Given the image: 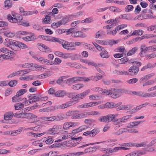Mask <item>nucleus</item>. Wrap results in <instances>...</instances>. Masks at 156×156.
<instances>
[{
    "label": "nucleus",
    "instance_id": "f257e3e1",
    "mask_svg": "<svg viewBox=\"0 0 156 156\" xmlns=\"http://www.w3.org/2000/svg\"><path fill=\"white\" fill-rule=\"evenodd\" d=\"M14 116L18 117L21 118H25L27 119H31L35 121L38 119L36 115L30 113H15Z\"/></svg>",
    "mask_w": 156,
    "mask_h": 156
},
{
    "label": "nucleus",
    "instance_id": "f03ea898",
    "mask_svg": "<svg viewBox=\"0 0 156 156\" xmlns=\"http://www.w3.org/2000/svg\"><path fill=\"white\" fill-rule=\"evenodd\" d=\"M131 63L133 66L129 69L128 72L130 74L136 75L139 71V67L141 65V63L139 62H133Z\"/></svg>",
    "mask_w": 156,
    "mask_h": 156
},
{
    "label": "nucleus",
    "instance_id": "7ed1b4c3",
    "mask_svg": "<svg viewBox=\"0 0 156 156\" xmlns=\"http://www.w3.org/2000/svg\"><path fill=\"white\" fill-rule=\"evenodd\" d=\"M61 129L62 128L60 126L54 125L52 127L49 128L46 133L51 135L57 134L62 133Z\"/></svg>",
    "mask_w": 156,
    "mask_h": 156
},
{
    "label": "nucleus",
    "instance_id": "20e7f679",
    "mask_svg": "<svg viewBox=\"0 0 156 156\" xmlns=\"http://www.w3.org/2000/svg\"><path fill=\"white\" fill-rule=\"evenodd\" d=\"M132 94L137 96L142 97L144 98H149L156 97V91L151 93H146L141 91L132 92Z\"/></svg>",
    "mask_w": 156,
    "mask_h": 156
},
{
    "label": "nucleus",
    "instance_id": "39448f33",
    "mask_svg": "<svg viewBox=\"0 0 156 156\" xmlns=\"http://www.w3.org/2000/svg\"><path fill=\"white\" fill-rule=\"evenodd\" d=\"M108 93L107 92L108 95L110 96L113 98H115L121 95V94L124 92V90L121 89H115L112 88L109 89Z\"/></svg>",
    "mask_w": 156,
    "mask_h": 156
},
{
    "label": "nucleus",
    "instance_id": "423d86ee",
    "mask_svg": "<svg viewBox=\"0 0 156 156\" xmlns=\"http://www.w3.org/2000/svg\"><path fill=\"white\" fill-rule=\"evenodd\" d=\"M80 61L81 62L87 64L89 66H92L94 67L98 72L101 73H104L103 72L100 68H98V66L99 65H101V66H103V65H101V64L98 65L92 61L83 58H80Z\"/></svg>",
    "mask_w": 156,
    "mask_h": 156
},
{
    "label": "nucleus",
    "instance_id": "0eeeda50",
    "mask_svg": "<svg viewBox=\"0 0 156 156\" xmlns=\"http://www.w3.org/2000/svg\"><path fill=\"white\" fill-rule=\"evenodd\" d=\"M93 44L97 50L102 51L100 54L101 58H107L110 57V55L108 54V52L104 48L100 46L95 42L93 43Z\"/></svg>",
    "mask_w": 156,
    "mask_h": 156
},
{
    "label": "nucleus",
    "instance_id": "6e6552de",
    "mask_svg": "<svg viewBox=\"0 0 156 156\" xmlns=\"http://www.w3.org/2000/svg\"><path fill=\"white\" fill-rule=\"evenodd\" d=\"M68 34H72V36L74 37H85V36L83 34L82 32L80 31H74V29L72 28L69 29L66 31Z\"/></svg>",
    "mask_w": 156,
    "mask_h": 156
},
{
    "label": "nucleus",
    "instance_id": "1a4fd4ad",
    "mask_svg": "<svg viewBox=\"0 0 156 156\" xmlns=\"http://www.w3.org/2000/svg\"><path fill=\"white\" fill-rule=\"evenodd\" d=\"M11 14L13 17L9 14L8 16V19L10 22L15 23L17 22V20H20L19 15L17 13L14 11H12Z\"/></svg>",
    "mask_w": 156,
    "mask_h": 156
},
{
    "label": "nucleus",
    "instance_id": "9d476101",
    "mask_svg": "<svg viewBox=\"0 0 156 156\" xmlns=\"http://www.w3.org/2000/svg\"><path fill=\"white\" fill-rule=\"evenodd\" d=\"M79 133L77 129L73 130L71 133H69V138H71L72 140H74L76 141H80L83 139L82 137L80 136H78L76 134Z\"/></svg>",
    "mask_w": 156,
    "mask_h": 156
},
{
    "label": "nucleus",
    "instance_id": "9b49d317",
    "mask_svg": "<svg viewBox=\"0 0 156 156\" xmlns=\"http://www.w3.org/2000/svg\"><path fill=\"white\" fill-rule=\"evenodd\" d=\"M90 91V90L87 89L82 93L76 95L72 99L76 100V103L78 99H83L88 94Z\"/></svg>",
    "mask_w": 156,
    "mask_h": 156
},
{
    "label": "nucleus",
    "instance_id": "f8f14e48",
    "mask_svg": "<svg viewBox=\"0 0 156 156\" xmlns=\"http://www.w3.org/2000/svg\"><path fill=\"white\" fill-rule=\"evenodd\" d=\"M61 44L62 45L63 48L65 49L69 50H76L75 48H74L72 49L70 48V47H73V42H68L62 40Z\"/></svg>",
    "mask_w": 156,
    "mask_h": 156
},
{
    "label": "nucleus",
    "instance_id": "ddd939ff",
    "mask_svg": "<svg viewBox=\"0 0 156 156\" xmlns=\"http://www.w3.org/2000/svg\"><path fill=\"white\" fill-rule=\"evenodd\" d=\"M76 100L71 99L70 101L59 105L60 109H64L71 106L76 103Z\"/></svg>",
    "mask_w": 156,
    "mask_h": 156
},
{
    "label": "nucleus",
    "instance_id": "4468645a",
    "mask_svg": "<svg viewBox=\"0 0 156 156\" xmlns=\"http://www.w3.org/2000/svg\"><path fill=\"white\" fill-rule=\"evenodd\" d=\"M99 132V131L98 129H94L91 131L84 132L83 134L86 136H89L90 137H93L98 133Z\"/></svg>",
    "mask_w": 156,
    "mask_h": 156
},
{
    "label": "nucleus",
    "instance_id": "2eb2a0df",
    "mask_svg": "<svg viewBox=\"0 0 156 156\" xmlns=\"http://www.w3.org/2000/svg\"><path fill=\"white\" fill-rule=\"evenodd\" d=\"M132 116V115H126L122 118L117 119L116 121H115V122L116 124L120 125L121 123H124L127 119H129Z\"/></svg>",
    "mask_w": 156,
    "mask_h": 156
},
{
    "label": "nucleus",
    "instance_id": "dca6fc26",
    "mask_svg": "<svg viewBox=\"0 0 156 156\" xmlns=\"http://www.w3.org/2000/svg\"><path fill=\"white\" fill-rule=\"evenodd\" d=\"M77 123L76 122H66L64 123L63 128L64 130H68L70 127H73L77 125Z\"/></svg>",
    "mask_w": 156,
    "mask_h": 156
},
{
    "label": "nucleus",
    "instance_id": "f3484780",
    "mask_svg": "<svg viewBox=\"0 0 156 156\" xmlns=\"http://www.w3.org/2000/svg\"><path fill=\"white\" fill-rule=\"evenodd\" d=\"M30 35L23 38V39L27 41H34L38 39L37 36L34 33H30Z\"/></svg>",
    "mask_w": 156,
    "mask_h": 156
},
{
    "label": "nucleus",
    "instance_id": "a211bd4d",
    "mask_svg": "<svg viewBox=\"0 0 156 156\" xmlns=\"http://www.w3.org/2000/svg\"><path fill=\"white\" fill-rule=\"evenodd\" d=\"M19 42L15 41H10L8 44H7V46L9 47L12 49L14 50L16 47H18Z\"/></svg>",
    "mask_w": 156,
    "mask_h": 156
},
{
    "label": "nucleus",
    "instance_id": "6ab92c4d",
    "mask_svg": "<svg viewBox=\"0 0 156 156\" xmlns=\"http://www.w3.org/2000/svg\"><path fill=\"white\" fill-rule=\"evenodd\" d=\"M80 55L77 54L68 53L67 59L70 58L72 61L75 60L80 58Z\"/></svg>",
    "mask_w": 156,
    "mask_h": 156
},
{
    "label": "nucleus",
    "instance_id": "aec40b11",
    "mask_svg": "<svg viewBox=\"0 0 156 156\" xmlns=\"http://www.w3.org/2000/svg\"><path fill=\"white\" fill-rule=\"evenodd\" d=\"M119 114H110L107 115L108 121V122L112 121L114 123L115 125H118V124H116L115 122V121H116L117 119H115V118L117 117Z\"/></svg>",
    "mask_w": 156,
    "mask_h": 156
},
{
    "label": "nucleus",
    "instance_id": "412c9836",
    "mask_svg": "<svg viewBox=\"0 0 156 156\" xmlns=\"http://www.w3.org/2000/svg\"><path fill=\"white\" fill-rule=\"evenodd\" d=\"M121 103L115 104L112 102H107L105 104L106 108H111L117 107L121 105Z\"/></svg>",
    "mask_w": 156,
    "mask_h": 156
},
{
    "label": "nucleus",
    "instance_id": "4be33fe9",
    "mask_svg": "<svg viewBox=\"0 0 156 156\" xmlns=\"http://www.w3.org/2000/svg\"><path fill=\"white\" fill-rule=\"evenodd\" d=\"M149 46L146 47L145 44H142L140 47L141 51L140 53V55L141 57H144V53L146 51L149 50Z\"/></svg>",
    "mask_w": 156,
    "mask_h": 156
},
{
    "label": "nucleus",
    "instance_id": "5701e85b",
    "mask_svg": "<svg viewBox=\"0 0 156 156\" xmlns=\"http://www.w3.org/2000/svg\"><path fill=\"white\" fill-rule=\"evenodd\" d=\"M102 103L101 101H99L96 102H90L89 103H85V108H90L97 105Z\"/></svg>",
    "mask_w": 156,
    "mask_h": 156
},
{
    "label": "nucleus",
    "instance_id": "b1692460",
    "mask_svg": "<svg viewBox=\"0 0 156 156\" xmlns=\"http://www.w3.org/2000/svg\"><path fill=\"white\" fill-rule=\"evenodd\" d=\"M67 53H63L62 52L56 51L54 52V54L57 56L62 57L63 58L67 59Z\"/></svg>",
    "mask_w": 156,
    "mask_h": 156
},
{
    "label": "nucleus",
    "instance_id": "393cba45",
    "mask_svg": "<svg viewBox=\"0 0 156 156\" xmlns=\"http://www.w3.org/2000/svg\"><path fill=\"white\" fill-rule=\"evenodd\" d=\"M22 17L20 19V21L18 22L17 23L18 25H21L24 27H29L30 26V23L28 21L25 20H22Z\"/></svg>",
    "mask_w": 156,
    "mask_h": 156
},
{
    "label": "nucleus",
    "instance_id": "a878e982",
    "mask_svg": "<svg viewBox=\"0 0 156 156\" xmlns=\"http://www.w3.org/2000/svg\"><path fill=\"white\" fill-rule=\"evenodd\" d=\"M76 46H84L89 47H91L92 45L91 44H88L85 43H83L79 42H76L75 43H73V47Z\"/></svg>",
    "mask_w": 156,
    "mask_h": 156
},
{
    "label": "nucleus",
    "instance_id": "bb28decb",
    "mask_svg": "<svg viewBox=\"0 0 156 156\" xmlns=\"http://www.w3.org/2000/svg\"><path fill=\"white\" fill-rule=\"evenodd\" d=\"M13 115V113L12 112L6 113L4 115V119L6 120H10L12 119Z\"/></svg>",
    "mask_w": 156,
    "mask_h": 156
},
{
    "label": "nucleus",
    "instance_id": "cd10ccee",
    "mask_svg": "<svg viewBox=\"0 0 156 156\" xmlns=\"http://www.w3.org/2000/svg\"><path fill=\"white\" fill-rule=\"evenodd\" d=\"M43 141H44L45 143L48 144H49L52 143L54 141L53 139L51 136H48L45 137L43 139Z\"/></svg>",
    "mask_w": 156,
    "mask_h": 156
},
{
    "label": "nucleus",
    "instance_id": "c85d7f7f",
    "mask_svg": "<svg viewBox=\"0 0 156 156\" xmlns=\"http://www.w3.org/2000/svg\"><path fill=\"white\" fill-rule=\"evenodd\" d=\"M22 130V128L21 127L20 128L17 130L11 131V136H17L21 132Z\"/></svg>",
    "mask_w": 156,
    "mask_h": 156
},
{
    "label": "nucleus",
    "instance_id": "c756f323",
    "mask_svg": "<svg viewBox=\"0 0 156 156\" xmlns=\"http://www.w3.org/2000/svg\"><path fill=\"white\" fill-rule=\"evenodd\" d=\"M55 95L56 97H62L66 95V93L65 91L59 90L55 93Z\"/></svg>",
    "mask_w": 156,
    "mask_h": 156
},
{
    "label": "nucleus",
    "instance_id": "7c9ffc66",
    "mask_svg": "<svg viewBox=\"0 0 156 156\" xmlns=\"http://www.w3.org/2000/svg\"><path fill=\"white\" fill-rule=\"evenodd\" d=\"M46 133L45 132H43L42 133H27V135L28 136H33L34 137H40L41 136H42L43 135H44Z\"/></svg>",
    "mask_w": 156,
    "mask_h": 156
},
{
    "label": "nucleus",
    "instance_id": "2f4dec72",
    "mask_svg": "<svg viewBox=\"0 0 156 156\" xmlns=\"http://www.w3.org/2000/svg\"><path fill=\"white\" fill-rule=\"evenodd\" d=\"M144 33V31L140 30H137L133 31L131 36H133L134 35H136L140 36L142 35Z\"/></svg>",
    "mask_w": 156,
    "mask_h": 156
},
{
    "label": "nucleus",
    "instance_id": "473e14b6",
    "mask_svg": "<svg viewBox=\"0 0 156 156\" xmlns=\"http://www.w3.org/2000/svg\"><path fill=\"white\" fill-rule=\"evenodd\" d=\"M40 45L42 48L41 50L43 51L46 53H49L51 52V50L47 46L42 44H40Z\"/></svg>",
    "mask_w": 156,
    "mask_h": 156
},
{
    "label": "nucleus",
    "instance_id": "72a5a7b5",
    "mask_svg": "<svg viewBox=\"0 0 156 156\" xmlns=\"http://www.w3.org/2000/svg\"><path fill=\"white\" fill-rule=\"evenodd\" d=\"M12 2L10 0H6L4 2V8L5 9H8L12 7Z\"/></svg>",
    "mask_w": 156,
    "mask_h": 156
},
{
    "label": "nucleus",
    "instance_id": "f704fd0d",
    "mask_svg": "<svg viewBox=\"0 0 156 156\" xmlns=\"http://www.w3.org/2000/svg\"><path fill=\"white\" fill-rule=\"evenodd\" d=\"M97 148L96 147H92L89 148H87L84 151V154H86L87 153H93L96 150Z\"/></svg>",
    "mask_w": 156,
    "mask_h": 156
},
{
    "label": "nucleus",
    "instance_id": "c9c22d12",
    "mask_svg": "<svg viewBox=\"0 0 156 156\" xmlns=\"http://www.w3.org/2000/svg\"><path fill=\"white\" fill-rule=\"evenodd\" d=\"M119 42L118 40L115 41L112 40H106V45H112L114 44H117Z\"/></svg>",
    "mask_w": 156,
    "mask_h": 156
},
{
    "label": "nucleus",
    "instance_id": "e433bc0d",
    "mask_svg": "<svg viewBox=\"0 0 156 156\" xmlns=\"http://www.w3.org/2000/svg\"><path fill=\"white\" fill-rule=\"evenodd\" d=\"M84 86L83 84L78 83L73 85L72 86V88L75 90H78L84 87Z\"/></svg>",
    "mask_w": 156,
    "mask_h": 156
},
{
    "label": "nucleus",
    "instance_id": "4c0bfd02",
    "mask_svg": "<svg viewBox=\"0 0 156 156\" xmlns=\"http://www.w3.org/2000/svg\"><path fill=\"white\" fill-rule=\"evenodd\" d=\"M37 13L38 11L36 10H34L33 11H24L22 15L26 16H27L32 15L34 14H37Z\"/></svg>",
    "mask_w": 156,
    "mask_h": 156
},
{
    "label": "nucleus",
    "instance_id": "58836bf2",
    "mask_svg": "<svg viewBox=\"0 0 156 156\" xmlns=\"http://www.w3.org/2000/svg\"><path fill=\"white\" fill-rule=\"evenodd\" d=\"M108 8L110 11L114 12H119L122 11L121 9L114 6H110Z\"/></svg>",
    "mask_w": 156,
    "mask_h": 156
},
{
    "label": "nucleus",
    "instance_id": "ea45409f",
    "mask_svg": "<svg viewBox=\"0 0 156 156\" xmlns=\"http://www.w3.org/2000/svg\"><path fill=\"white\" fill-rule=\"evenodd\" d=\"M141 122H130L127 126L128 128H132L141 123Z\"/></svg>",
    "mask_w": 156,
    "mask_h": 156
},
{
    "label": "nucleus",
    "instance_id": "a19ab883",
    "mask_svg": "<svg viewBox=\"0 0 156 156\" xmlns=\"http://www.w3.org/2000/svg\"><path fill=\"white\" fill-rule=\"evenodd\" d=\"M34 67L38 70L44 72H45L47 71V69L46 68L41 66L35 64L34 65Z\"/></svg>",
    "mask_w": 156,
    "mask_h": 156
},
{
    "label": "nucleus",
    "instance_id": "79ce46f5",
    "mask_svg": "<svg viewBox=\"0 0 156 156\" xmlns=\"http://www.w3.org/2000/svg\"><path fill=\"white\" fill-rule=\"evenodd\" d=\"M145 58L147 60H149L156 57V52L152 53L151 54H147L144 55Z\"/></svg>",
    "mask_w": 156,
    "mask_h": 156
},
{
    "label": "nucleus",
    "instance_id": "37998d69",
    "mask_svg": "<svg viewBox=\"0 0 156 156\" xmlns=\"http://www.w3.org/2000/svg\"><path fill=\"white\" fill-rule=\"evenodd\" d=\"M45 18L42 19V23L44 24H49L51 21V18L48 16H45Z\"/></svg>",
    "mask_w": 156,
    "mask_h": 156
},
{
    "label": "nucleus",
    "instance_id": "c03bdc74",
    "mask_svg": "<svg viewBox=\"0 0 156 156\" xmlns=\"http://www.w3.org/2000/svg\"><path fill=\"white\" fill-rule=\"evenodd\" d=\"M89 99L90 100H96L100 99V97L98 95L92 94L89 96Z\"/></svg>",
    "mask_w": 156,
    "mask_h": 156
},
{
    "label": "nucleus",
    "instance_id": "a18cd8bd",
    "mask_svg": "<svg viewBox=\"0 0 156 156\" xmlns=\"http://www.w3.org/2000/svg\"><path fill=\"white\" fill-rule=\"evenodd\" d=\"M90 127L89 126L83 125L82 126H80L78 128H77V129L78 131V132H80L83 130H86L87 129L90 128Z\"/></svg>",
    "mask_w": 156,
    "mask_h": 156
},
{
    "label": "nucleus",
    "instance_id": "49530a36",
    "mask_svg": "<svg viewBox=\"0 0 156 156\" xmlns=\"http://www.w3.org/2000/svg\"><path fill=\"white\" fill-rule=\"evenodd\" d=\"M138 48L135 47L133 48L132 49L129 51L127 53V55L128 56H131L133 55L137 50Z\"/></svg>",
    "mask_w": 156,
    "mask_h": 156
},
{
    "label": "nucleus",
    "instance_id": "de8ad7c7",
    "mask_svg": "<svg viewBox=\"0 0 156 156\" xmlns=\"http://www.w3.org/2000/svg\"><path fill=\"white\" fill-rule=\"evenodd\" d=\"M2 52L5 54H11V51L3 47L0 48V52Z\"/></svg>",
    "mask_w": 156,
    "mask_h": 156
},
{
    "label": "nucleus",
    "instance_id": "09e8293b",
    "mask_svg": "<svg viewBox=\"0 0 156 156\" xmlns=\"http://www.w3.org/2000/svg\"><path fill=\"white\" fill-rule=\"evenodd\" d=\"M88 116L87 112H85L81 113H78V119H83L86 118Z\"/></svg>",
    "mask_w": 156,
    "mask_h": 156
},
{
    "label": "nucleus",
    "instance_id": "8fccbe9b",
    "mask_svg": "<svg viewBox=\"0 0 156 156\" xmlns=\"http://www.w3.org/2000/svg\"><path fill=\"white\" fill-rule=\"evenodd\" d=\"M84 154V152H78L69 153L67 155L68 156H80Z\"/></svg>",
    "mask_w": 156,
    "mask_h": 156
},
{
    "label": "nucleus",
    "instance_id": "3c124183",
    "mask_svg": "<svg viewBox=\"0 0 156 156\" xmlns=\"http://www.w3.org/2000/svg\"><path fill=\"white\" fill-rule=\"evenodd\" d=\"M4 35L5 36L9 38L13 37L15 35L14 33L11 32H4Z\"/></svg>",
    "mask_w": 156,
    "mask_h": 156
},
{
    "label": "nucleus",
    "instance_id": "603ef678",
    "mask_svg": "<svg viewBox=\"0 0 156 156\" xmlns=\"http://www.w3.org/2000/svg\"><path fill=\"white\" fill-rule=\"evenodd\" d=\"M118 31L117 29L115 27L113 30H108L107 31V34L109 35H112L115 36L116 34Z\"/></svg>",
    "mask_w": 156,
    "mask_h": 156
},
{
    "label": "nucleus",
    "instance_id": "864d4df0",
    "mask_svg": "<svg viewBox=\"0 0 156 156\" xmlns=\"http://www.w3.org/2000/svg\"><path fill=\"white\" fill-rule=\"evenodd\" d=\"M146 142H143L139 144L134 143V146L136 147H146L147 146Z\"/></svg>",
    "mask_w": 156,
    "mask_h": 156
},
{
    "label": "nucleus",
    "instance_id": "5fc2aeb1",
    "mask_svg": "<svg viewBox=\"0 0 156 156\" xmlns=\"http://www.w3.org/2000/svg\"><path fill=\"white\" fill-rule=\"evenodd\" d=\"M128 58L126 57H123L120 59H119L117 60V62L119 64H125L126 62L128 61Z\"/></svg>",
    "mask_w": 156,
    "mask_h": 156
},
{
    "label": "nucleus",
    "instance_id": "6e6d98bb",
    "mask_svg": "<svg viewBox=\"0 0 156 156\" xmlns=\"http://www.w3.org/2000/svg\"><path fill=\"white\" fill-rule=\"evenodd\" d=\"M69 17H70L69 16H66L60 20L61 25L64 24L68 23L69 21Z\"/></svg>",
    "mask_w": 156,
    "mask_h": 156
},
{
    "label": "nucleus",
    "instance_id": "4d7b16f0",
    "mask_svg": "<svg viewBox=\"0 0 156 156\" xmlns=\"http://www.w3.org/2000/svg\"><path fill=\"white\" fill-rule=\"evenodd\" d=\"M72 116H71V119H78V116L79 112L77 111H73Z\"/></svg>",
    "mask_w": 156,
    "mask_h": 156
},
{
    "label": "nucleus",
    "instance_id": "13d9d810",
    "mask_svg": "<svg viewBox=\"0 0 156 156\" xmlns=\"http://www.w3.org/2000/svg\"><path fill=\"white\" fill-rule=\"evenodd\" d=\"M98 91L100 93H102L103 94L105 95H108V94H107V93H108L109 91V90H107L105 89H103L101 88L98 87Z\"/></svg>",
    "mask_w": 156,
    "mask_h": 156
},
{
    "label": "nucleus",
    "instance_id": "bf43d9fd",
    "mask_svg": "<svg viewBox=\"0 0 156 156\" xmlns=\"http://www.w3.org/2000/svg\"><path fill=\"white\" fill-rule=\"evenodd\" d=\"M93 21V18L92 17H90L87 18L86 19L82 20L81 21V22L82 23H88L92 22Z\"/></svg>",
    "mask_w": 156,
    "mask_h": 156
},
{
    "label": "nucleus",
    "instance_id": "052dcab7",
    "mask_svg": "<svg viewBox=\"0 0 156 156\" xmlns=\"http://www.w3.org/2000/svg\"><path fill=\"white\" fill-rule=\"evenodd\" d=\"M18 75L23 76L24 74L27 73L29 72V71L27 70H21L16 72Z\"/></svg>",
    "mask_w": 156,
    "mask_h": 156
},
{
    "label": "nucleus",
    "instance_id": "680f3d73",
    "mask_svg": "<svg viewBox=\"0 0 156 156\" xmlns=\"http://www.w3.org/2000/svg\"><path fill=\"white\" fill-rule=\"evenodd\" d=\"M110 153H114L118 151L119 150H121V147H116L112 149H109L108 150Z\"/></svg>",
    "mask_w": 156,
    "mask_h": 156
},
{
    "label": "nucleus",
    "instance_id": "e2e57ef3",
    "mask_svg": "<svg viewBox=\"0 0 156 156\" xmlns=\"http://www.w3.org/2000/svg\"><path fill=\"white\" fill-rule=\"evenodd\" d=\"M27 92V90L25 89H20L16 93L17 95L20 96L23 95Z\"/></svg>",
    "mask_w": 156,
    "mask_h": 156
},
{
    "label": "nucleus",
    "instance_id": "0e129e2a",
    "mask_svg": "<svg viewBox=\"0 0 156 156\" xmlns=\"http://www.w3.org/2000/svg\"><path fill=\"white\" fill-rule=\"evenodd\" d=\"M9 57L8 55L5 54L0 55V62H2L5 59H9Z\"/></svg>",
    "mask_w": 156,
    "mask_h": 156
},
{
    "label": "nucleus",
    "instance_id": "69168bd1",
    "mask_svg": "<svg viewBox=\"0 0 156 156\" xmlns=\"http://www.w3.org/2000/svg\"><path fill=\"white\" fill-rule=\"evenodd\" d=\"M155 82V81L152 80H150L142 84L143 87H145L146 86L152 84Z\"/></svg>",
    "mask_w": 156,
    "mask_h": 156
},
{
    "label": "nucleus",
    "instance_id": "338daca9",
    "mask_svg": "<svg viewBox=\"0 0 156 156\" xmlns=\"http://www.w3.org/2000/svg\"><path fill=\"white\" fill-rule=\"evenodd\" d=\"M61 25V24L60 21H59L57 22L53 23L51 24V26L54 28H55L59 27Z\"/></svg>",
    "mask_w": 156,
    "mask_h": 156
},
{
    "label": "nucleus",
    "instance_id": "774afa93",
    "mask_svg": "<svg viewBox=\"0 0 156 156\" xmlns=\"http://www.w3.org/2000/svg\"><path fill=\"white\" fill-rule=\"evenodd\" d=\"M14 107L15 109L16 110L23 108L24 107L23 104L20 103L16 104Z\"/></svg>",
    "mask_w": 156,
    "mask_h": 156
}]
</instances>
